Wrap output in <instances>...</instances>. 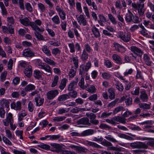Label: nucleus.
Returning a JSON list of instances; mask_svg holds the SVG:
<instances>
[{"label": "nucleus", "mask_w": 154, "mask_h": 154, "mask_svg": "<svg viewBox=\"0 0 154 154\" xmlns=\"http://www.w3.org/2000/svg\"><path fill=\"white\" fill-rule=\"evenodd\" d=\"M42 24V22L40 20L37 19L34 22H31V26L33 30L43 32L45 31L44 28L42 27L40 28L38 26H40Z\"/></svg>", "instance_id": "nucleus-1"}, {"label": "nucleus", "mask_w": 154, "mask_h": 154, "mask_svg": "<svg viewBox=\"0 0 154 154\" xmlns=\"http://www.w3.org/2000/svg\"><path fill=\"white\" fill-rule=\"evenodd\" d=\"M118 37L125 42H129L131 39L130 34L125 31L119 32L118 33Z\"/></svg>", "instance_id": "nucleus-2"}, {"label": "nucleus", "mask_w": 154, "mask_h": 154, "mask_svg": "<svg viewBox=\"0 0 154 154\" xmlns=\"http://www.w3.org/2000/svg\"><path fill=\"white\" fill-rule=\"evenodd\" d=\"M130 146L133 148L145 149H146L148 147L147 145L145 143L141 142H134L131 143Z\"/></svg>", "instance_id": "nucleus-3"}, {"label": "nucleus", "mask_w": 154, "mask_h": 154, "mask_svg": "<svg viewBox=\"0 0 154 154\" xmlns=\"http://www.w3.org/2000/svg\"><path fill=\"white\" fill-rule=\"evenodd\" d=\"M86 116L90 119V122L91 124L97 125L98 124L99 122L98 120L95 119L96 116L95 114L90 112H87L86 113Z\"/></svg>", "instance_id": "nucleus-4"}, {"label": "nucleus", "mask_w": 154, "mask_h": 154, "mask_svg": "<svg viewBox=\"0 0 154 154\" xmlns=\"http://www.w3.org/2000/svg\"><path fill=\"white\" fill-rule=\"evenodd\" d=\"M101 144L104 146L107 147V150L116 151L118 150V148L112 146V143L104 139L101 142Z\"/></svg>", "instance_id": "nucleus-5"}, {"label": "nucleus", "mask_w": 154, "mask_h": 154, "mask_svg": "<svg viewBox=\"0 0 154 154\" xmlns=\"http://www.w3.org/2000/svg\"><path fill=\"white\" fill-rule=\"evenodd\" d=\"M117 77L123 82L125 83V89L127 91L129 90L131 87V83L129 82L128 80L125 78L122 75L120 74L118 75Z\"/></svg>", "instance_id": "nucleus-6"}, {"label": "nucleus", "mask_w": 154, "mask_h": 154, "mask_svg": "<svg viewBox=\"0 0 154 154\" xmlns=\"http://www.w3.org/2000/svg\"><path fill=\"white\" fill-rule=\"evenodd\" d=\"M77 21L79 25H82L83 26H86L88 24L87 21L85 17L82 14L75 16Z\"/></svg>", "instance_id": "nucleus-7"}, {"label": "nucleus", "mask_w": 154, "mask_h": 154, "mask_svg": "<svg viewBox=\"0 0 154 154\" xmlns=\"http://www.w3.org/2000/svg\"><path fill=\"white\" fill-rule=\"evenodd\" d=\"M22 55L23 57H32L35 56L34 52L30 48L24 49L23 50Z\"/></svg>", "instance_id": "nucleus-8"}, {"label": "nucleus", "mask_w": 154, "mask_h": 154, "mask_svg": "<svg viewBox=\"0 0 154 154\" xmlns=\"http://www.w3.org/2000/svg\"><path fill=\"white\" fill-rule=\"evenodd\" d=\"M77 122L79 124L83 125L86 127L90 126L91 125L88 118L87 117H84L78 121Z\"/></svg>", "instance_id": "nucleus-9"}, {"label": "nucleus", "mask_w": 154, "mask_h": 154, "mask_svg": "<svg viewBox=\"0 0 154 154\" xmlns=\"http://www.w3.org/2000/svg\"><path fill=\"white\" fill-rule=\"evenodd\" d=\"M13 115L11 113H9L7 115L6 119L3 120L4 125L5 126H8L9 123L13 122Z\"/></svg>", "instance_id": "nucleus-10"}, {"label": "nucleus", "mask_w": 154, "mask_h": 154, "mask_svg": "<svg viewBox=\"0 0 154 154\" xmlns=\"http://www.w3.org/2000/svg\"><path fill=\"white\" fill-rule=\"evenodd\" d=\"M55 9L58 13L60 18L64 20L66 18V14L64 11L63 10L62 7H60L59 6L57 5Z\"/></svg>", "instance_id": "nucleus-11"}, {"label": "nucleus", "mask_w": 154, "mask_h": 154, "mask_svg": "<svg viewBox=\"0 0 154 154\" xmlns=\"http://www.w3.org/2000/svg\"><path fill=\"white\" fill-rule=\"evenodd\" d=\"M11 108L16 111H20L22 108L21 102L17 101L16 103L14 102L11 104Z\"/></svg>", "instance_id": "nucleus-12"}, {"label": "nucleus", "mask_w": 154, "mask_h": 154, "mask_svg": "<svg viewBox=\"0 0 154 154\" xmlns=\"http://www.w3.org/2000/svg\"><path fill=\"white\" fill-rule=\"evenodd\" d=\"M41 69L44 70L45 72L44 73L47 76H50L52 73L51 68L48 64L45 63Z\"/></svg>", "instance_id": "nucleus-13"}, {"label": "nucleus", "mask_w": 154, "mask_h": 154, "mask_svg": "<svg viewBox=\"0 0 154 154\" xmlns=\"http://www.w3.org/2000/svg\"><path fill=\"white\" fill-rule=\"evenodd\" d=\"M58 94L59 92L57 90L49 91L47 93V98L49 100H52L55 98Z\"/></svg>", "instance_id": "nucleus-14"}, {"label": "nucleus", "mask_w": 154, "mask_h": 154, "mask_svg": "<svg viewBox=\"0 0 154 154\" xmlns=\"http://www.w3.org/2000/svg\"><path fill=\"white\" fill-rule=\"evenodd\" d=\"M114 47L115 48V50L121 53H124L126 51V49L124 47L117 43H114Z\"/></svg>", "instance_id": "nucleus-15"}, {"label": "nucleus", "mask_w": 154, "mask_h": 154, "mask_svg": "<svg viewBox=\"0 0 154 154\" xmlns=\"http://www.w3.org/2000/svg\"><path fill=\"white\" fill-rule=\"evenodd\" d=\"M34 99L36 103V106H38L42 105L44 101V99L41 97L39 94H38Z\"/></svg>", "instance_id": "nucleus-16"}, {"label": "nucleus", "mask_w": 154, "mask_h": 154, "mask_svg": "<svg viewBox=\"0 0 154 154\" xmlns=\"http://www.w3.org/2000/svg\"><path fill=\"white\" fill-rule=\"evenodd\" d=\"M140 98L143 102H146L148 100L149 97L145 90H143L140 91Z\"/></svg>", "instance_id": "nucleus-17"}, {"label": "nucleus", "mask_w": 154, "mask_h": 154, "mask_svg": "<svg viewBox=\"0 0 154 154\" xmlns=\"http://www.w3.org/2000/svg\"><path fill=\"white\" fill-rule=\"evenodd\" d=\"M21 23L25 26H31V22L29 19L26 17L23 18L22 17H19Z\"/></svg>", "instance_id": "nucleus-18"}, {"label": "nucleus", "mask_w": 154, "mask_h": 154, "mask_svg": "<svg viewBox=\"0 0 154 154\" xmlns=\"http://www.w3.org/2000/svg\"><path fill=\"white\" fill-rule=\"evenodd\" d=\"M131 51L137 56L141 57L143 54V52L140 49L135 46L131 47Z\"/></svg>", "instance_id": "nucleus-19"}, {"label": "nucleus", "mask_w": 154, "mask_h": 154, "mask_svg": "<svg viewBox=\"0 0 154 154\" xmlns=\"http://www.w3.org/2000/svg\"><path fill=\"white\" fill-rule=\"evenodd\" d=\"M32 67L31 66H28L24 69V72L25 75L28 78L30 77L32 75Z\"/></svg>", "instance_id": "nucleus-20"}, {"label": "nucleus", "mask_w": 154, "mask_h": 154, "mask_svg": "<svg viewBox=\"0 0 154 154\" xmlns=\"http://www.w3.org/2000/svg\"><path fill=\"white\" fill-rule=\"evenodd\" d=\"M91 29L95 37L98 38L100 36V32L98 29L94 25L91 26Z\"/></svg>", "instance_id": "nucleus-21"}, {"label": "nucleus", "mask_w": 154, "mask_h": 154, "mask_svg": "<svg viewBox=\"0 0 154 154\" xmlns=\"http://www.w3.org/2000/svg\"><path fill=\"white\" fill-rule=\"evenodd\" d=\"M112 58L113 60L115 61V62L118 64H121L125 63H122L121 58L119 55L117 54H113L112 56Z\"/></svg>", "instance_id": "nucleus-22"}, {"label": "nucleus", "mask_w": 154, "mask_h": 154, "mask_svg": "<svg viewBox=\"0 0 154 154\" xmlns=\"http://www.w3.org/2000/svg\"><path fill=\"white\" fill-rule=\"evenodd\" d=\"M0 104L2 106L1 107H5L7 108H9L10 102L8 100L3 98L0 100Z\"/></svg>", "instance_id": "nucleus-23"}, {"label": "nucleus", "mask_w": 154, "mask_h": 154, "mask_svg": "<svg viewBox=\"0 0 154 154\" xmlns=\"http://www.w3.org/2000/svg\"><path fill=\"white\" fill-rule=\"evenodd\" d=\"M133 15L129 10H128V13H127L125 18V20L127 22L130 23L132 21Z\"/></svg>", "instance_id": "nucleus-24"}, {"label": "nucleus", "mask_w": 154, "mask_h": 154, "mask_svg": "<svg viewBox=\"0 0 154 154\" xmlns=\"http://www.w3.org/2000/svg\"><path fill=\"white\" fill-rule=\"evenodd\" d=\"M70 98L69 95L67 94H63L60 96L58 98V100L60 102H63Z\"/></svg>", "instance_id": "nucleus-25"}, {"label": "nucleus", "mask_w": 154, "mask_h": 154, "mask_svg": "<svg viewBox=\"0 0 154 154\" xmlns=\"http://www.w3.org/2000/svg\"><path fill=\"white\" fill-rule=\"evenodd\" d=\"M27 115V112L25 110L19 112L18 114V121H22L23 118Z\"/></svg>", "instance_id": "nucleus-26"}, {"label": "nucleus", "mask_w": 154, "mask_h": 154, "mask_svg": "<svg viewBox=\"0 0 154 154\" xmlns=\"http://www.w3.org/2000/svg\"><path fill=\"white\" fill-rule=\"evenodd\" d=\"M70 59L72 61L74 64L75 69L78 67V57L76 56H73L72 57L70 58Z\"/></svg>", "instance_id": "nucleus-27"}, {"label": "nucleus", "mask_w": 154, "mask_h": 154, "mask_svg": "<svg viewBox=\"0 0 154 154\" xmlns=\"http://www.w3.org/2000/svg\"><path fill=\"white\" fill-rule=\"evenodd\" d=\"M42 51L47 56H51V54L50 50L46 45L43 46L41 48Z\"/></svg>", "instance_id": "nucleus-28"}, {"label": "nucleus", "mask_w": 154, "mask_h": 154, "mask_svg": "<svg viewBox=\"0 0 154 154\" xmlns=\"http://www.w3.org/2000/svg\"><path fill=\"white\" fill-rule=\"evenodd\" d=\"M114 119L116 121L119 122L122 124H125L126 120V119L123 117H122L119 116L114 117Z\"/></svg>", "instance_id": "nucleus-29"}, {"label": "nucleus", "mask_w": 154, "mask_h": 154, "mask_svg": "<svg viewBox=\"0 0 154 154\" xmlns=\"http://www.w3.org/2000/svg\"><path fill=\"white\" fill-rule=\"evenodd\" d=\"M43 72H41L39 70H35L34 71V76L38 79H40L42 78V75Z\"/></svg>", "instance_id": "nucleus-30"}, {"label": "nucleus", "mask_w": 154, "mask_h": 154, "mask_svg": "<svg viewBox=\"0 0 154 154\" xmlns=\"http://www.w3.org/2000/svg\"><path fill=\"white\" fill-rule=\"evenodd\" d=\"M87 87H88L87 88L86 91L88 92L91 94L94 93L96 92V89L94 85H91L88 86L87 85Z\"/></svg>", "instance_id": "nucleus-31"}, {"label": "nucleus", "mask_w": 154, "mask_h": 154, "mask_svg": "<svg viewBox=\"0 0 154 154\" xmlns=\"http://www.w3.org/2000/svg\"><path fill=\"white\" fill-rule=\"evenodd\" d=\"M67 80L65 78L62 79L59 86V88L61 90H63L66 85Z\"/></svg>", "instance_id": "nucleus-32"}, {"label": "nucleus", "mask_w": 154, "mask_h": 154, "mask_svg": "<svg viewBox=\"0 0 154 154\" xmlns=\"http://www.w3.org/2000/svg\"><path fill=\"white\" fill-rule=\"evenodd\" d=\"M43 60L48 64L52 65L53 66H55L56 63L53 60L51 59L48 58L47 57H44L43 58Z\"/></svg>", "instance_id": "nucleus-33"}, {"label": "nucleus", "mask_w": 154, "mask_h": 154, "mask_svg": "<svg viewBox=\"0 0 154 154\" xmlns=\"http://www.w3.org/2000/svg\"><path fill=\"white\" fill-rule=\"evenodd\" d=\"M143 60L146 64L149 66H150L151 61L149 57L146 54H145L143 55Z\"/></svg>", "instance_id": "nucleus-34"}, {"label": "nucleus", "mask_w": 154, "mask_h": 154, "mask_svg": "<svg viewBox=\"0 0 154 154\" xmlns=\"http://www.w3.org/2000/svg\"><path fill=\"white\" fill-rule=\"evenodd\" d=\"M94 130L91 129H88L84 131L81 133V136H85L89 135H91L94 133Z\"/></svg>", "instance_id": "nucleus-35"}, {"label": "nucleus", "mask_w": 154, "mask_h": 154, "mask_svg": "<svg viewBox=\"0 0 154 154\" xmlns=\"http://www.w3.org/2000/svg\"><path fill=\"white\" fill-rule=\"evenodd\" d=\"M80 75L81 79L79 80V85L81 88L84 89H85L86 88H87V86L84 85L85 82L83 76L84 75Z\"/></svg>", "instance_id": "nucleus-36"}, {"label": "nucleus", "mask_w": 154, "mask_h": 154, "mask_svg": "<svg viewBox=\"0 0 154 154\" xmlns=\"http://www.w3.org/2000/svg\"><path fill=\"white\" fill-rule=\"evenodd\" d=\"M108 92L109 93V97L111 100H113L115 98V93L114 89L110 88L108 90Z\"/></svg>", "instance_id": "nucleus-37"}, {"label": "nucleus", "mask_w": 154, "mask_h": 154, "mask_svg": "<svg viewBox=\"0 0 154 154\" xmlns=\"http://www.w3.org/2000/svg\"><path fill=\"white\" fill-rule=\"evenodd\" d=\"M34 33L35 35L38 40L39 41H45V38L44 36L40 33L38 31H35Z\"/></svg>", "instance_id": "nucleus-38"}, {"label": "nucleus", "mask_w": 154, "mask_h": 154, "mask_svg": "<svg viewBox=\"0 0 154 154\" xmlns=\"http://www.w3.org/2000/svg\"><path fill=\"white\" fill-rule=\"evenodd\" d=\"M85 1L88 6H92L94 10H97V8L94 2H92L91 0H85Z\"/></svg>", "instance_id": "nucleus-39"}, {"label": "nucleus", "mask_w": 154, "mask_h": 154, "mask_svg": "<svg viewBox=\"0 0 154 154\" xmlns=\"http://www.w3.org/2000/svg\"><path fill=\"white\" fill-rule=\"evenodd\" d=\"M138 5L139 6V8L137 9L138 13L140 16H143L144 13V11L143 9L144 4L143 3L140 5L139 4Z\"/></svg>", "instance_id": "nucleus-40"}, {"label": "nucleus", "mask_w": 154, "mask_h": 154, "mask_svg": "<svg viewBox=\"0 0 154 154\" xmlns=\"http://www.w3.org/2000/svg\"><path fill=\"white\" fill-rule=\"evenodd\" d=\"M85 109L84 108H79L76 107L72 108L70 111V112L74 113H76L79 112H83L85 111Z\"/></svg>", "instance_id": "nucleus-41"}, {"label": "nucleus", "mask_w": 154, "mask_h": 154, "mask_svg": "<svg viewBox=\"0 0 154 154\" xmlns=\"http://www.w3.org/2000/svg\"><path fill=\"white\" fill-rule=\"evenodd\" d=\"M117 89L119 91L122 92L124 90V86L122 83L117 82L115 84Z\"/></svg>", "instance_id": "nucleus-42"}, {"label": "nucleus", "mask_w": 154, "mask_h": 154, "mask_svg": "<svg viewBox=\"0 0 154 154\" xmlns=\"http://www.w3.org/2000/svg\"><path fill=\"white\" fill-rule=\"evenodd\" d=\"M59 80V78L58 76L57 75H55L52 80L51 87H54L57 86L58 82Z\"/></svg>", "instance_id": "nucleus-43"}, {"label": "nucleus", "mask_w": 154, "mask_h": 154, "mask_svg": "<svg viewBox=\"0 0 154 154\" xmlns=\"http://www.w3.org/2000/svg\"><path fill=\"white\" fill-rule=\"evenodd\" d=\"M88 54L85 50H83L82 53L81 57L82 60L84 62L86 61L88 59Z\"/></svg>", "instance_id": "nucleus-44"}, {"label": "nucleus", "mask_w": 154, "mask_h": 154, "mask_svg": "<svg viewBox=\"0 0 154 154\" xmlns=\"http://www.w3.org/2000/svg\"><path fill=\"white\" fill-rule=\"evenodd\" d=\"M139 107L144 110L148 109L150 108V104L146 103H141L139 104Z\"/></svg>", "instance_id": "nucleus-45"}, {"label": "nucleus", "mask_w": 154, "mask_h": 154, "mask_svg": "<svg viewBox=\"0 0 154 154\" xmlns=\"http://www.w3.org/2000/svg\"><path fill=\"white\" fill-rule=\"evenodd\" d=\"M35 86L33 85L29 84L27 85L24 88V90L26 91H28L35 90Z\"/></svg>", "instance_id": "nucleus-46"}, {"label": "nucleus", "mask_w": 154, "mask_h": 154, "mask_svg": "<svg viewBox=\"0 0 154 154\" xmlns=\"http://www.w3.org/2000/svg\"><path fill=\"white\" fill-rule=\"evenodd\" d=\"M76 151L79 153H85L87 151V149L84 147L77 146Z\"/></svg>", "instance_id": "nucleus-47"}, {"label": "nucleus", "mask_w": 154, "mask_h": 154, "mask_svg": "<svg viewBox=\"0 0 154 154\" xmlns=\"http://www.w3.org/2000/svg\"><path fill=\"white\" fill-rule=\"evenodd\" d=\"M140 88L139 87H136L135 88L134 91H131V94L133 95L138 96L140 94Z\"/></svg>", "instance_id": "nucleus-48"}, {"label": "nucleus", "mask_w": 154, "mask_h": 154, "mask_svg": "<svg viewBox=\"0 0 154 154\" xmlns=\"http://www.w3.org/2000/svg\"><path fill=\"white\" fill-rule=\"evenodd\" d=\"M125 108L122 106H120L116 108L113 111L114 114H116L118 112L122 111L125 110Z\"/></svg>", "instance_id": "nucleus-49"}, {"label": "nucleus", "mask_w": 154, "mask_h": 154, "mask_svg": "<svg viewBox=\"0 0 154 154\" xmlns=\"http://www.w3.org/2000/svg\"><path fill=\"white\" fill-rule=\"evenodd\" d=\"M51 20L53 22L56 24H58L60 23V18L58 16L56 15L53 17Z\"/></svg>", "instance_id": "nucleus-50"}, {"label": "nucleus", "mask_w": 154, "mask_h": 154, "mask_svg": "<svg viewBox=\"0 0 154 154\" xmlns=\"http://www.w3.org/2000/svg\"><path fill=\"white\" fill-rule=\"evenodd\" d=\"M66 118L64 116H56L54 117L53 120L54 122H60L64 120Z\"/></svg>", "instance_id": "nucleus-51"}, {"label": "nucleus", "mask_w": 154, "mask_h": 154, "mask_svg": "<svg viewBox=\"0 0 154 154\" xmlns=\"http://www.w3.org/2000/svg\"><path fill=\"white\" fill-rule=\"evenodd\" d=\"M108 17L109 20L113 24L116 25L117 24V22L116 19L111 14H108Z\"/></svg>", "instance_id": "nucleus-52"}, {"label": "nucleus", "mask_w": 154, "mask_h": 154, "mask_svg": "<svg viewBox=\"0 0 154 154\" xmlns=\"http://www.w3.org/2000/svg\"><path fill=\"white\" fill-rule=\"evenodd\" d=\"M99 128L102 129H112V128L107 124L104 123H101L99 125Z\"/></svg>", "instance_id": "nucleus-53"}, {"label": "nucleus", "mask_w": 154, "mask_h": 154, "mask_svg": "<svg viewBox=\"0 0 154 154\" xmlns=\"http://www.w3.org/2000/svg\"><path fill=\"white\" fill-rule=\"evenodd\" d=\"M102 76L104 79H108L111 77V75L109 72H104L102 73Z\"/></svg>", "instance_id": "nucleus-54"}, {"label": "nucleus", "mask_w": 154, "mask_h": 154, "mask_svg": "<svg viewBox=\"0 0 154 154\" xmlns=\"http://www.w3.org/2000/svg\"><path fill=\"white\" fill-rule=\"evenodd\" d=\"M85 66L84 65L82 64L80 65L79 68V74L80 75H85Z\"/></svg>", "instance_id": "nucleus-55"}, {"label": "nucleus", "mask_w": 154, "mask_h": 154, "mask_svg": "<svg viewBox=\"0 0 154 154\" xmlns=\"http://www.w3.org/2000/svg\"><path fill=\"white\" fill-rule=\"evenodd\" d=\"M61 51L58 48H54L51 50L52 53L54 56H56L58 54H60L61 53Z\"/></svg>", "instance_id": "nucleus-56"}, {"label": "nucleus", "mask_w": 154, "mask_h": 154, "mask_svg": "<svg viewBox=\"0 0 154 154\" xmlns=\"http://www.w3.org/2000/svg\"><path fill=\"white\" fill-rule=\"evenodd\" d=\"M38 146L46 150H49L50 149V146L49 145L43 143L38 145Z\"/></svg>", "instance_id": "nucleus-57"}, {"label": "nucleus", "mask_w": 154, "mask_h": 154, "mask_svg": "<svg viewBox=\"0 0 154 154\" xmlns=\"http://www.w3.org/2000/svg\"><path fill=\"white\" fill-rule=\"evenodd\" d=\"M2 140L4 142L6 145L11 146L12 143L11 141L6 137H2Z\"/></svg>", "instance_id": "nucleus-58"}, {"label": "nucleus", "mask_w": 154, "mask_h": 154, "mask_svg": "<svg viewBox=\"0 0 154 154\" xmlns=\"http://www.w3.org/2000/svg\"><path fill=\"white\" fill-rule=\"evenodd\" d=\"M85 49L83 50H85V51H87L88 53H90L91 52L92 49L90 45L88 43L85 45Z\"/></svg>", "instance_id": "nucleus-59"}, {"label": "nucleus", "mask_w": 154, "mask_h": 154, "mask_svg": "<svg viewBox=\"0 0 154 154\" xmlns=\"http://www.w3.org/2000/svg\"><path fill=\"white\" fill-rule=\"evenodd\" d=\"M23 131L17 130L15 131V134L16 136L19 137L20 139L23 140Z\"/></svg>", "instance_id": "nucleus-60"}, {"label": "nucleus", "mask_w": 154, "mask_h": 154, "mask_svg": "<svg viewBox=\"0 0 154 154\" xmlns=\"http://www.w3.org/2000/svg\"><path fill=\"white\" fill-rule=\"evenodd\" d=\"M25 6L26 10L28 11L31 12L32 11V8L29 3L27 2L25 3Z\"/></svg>", "instance_id": "nucleus-61"}, {"label": "nucleus", "mask_w": 154, "mask_h": 154, "mask_svg": "<svg viewBox=\"0 0 154 154\" xmlns=\"http://www.w3.org/2000/svg\"><path fill=\"white\" fill-rule=\"evenodd\" d=\"M8 25H12L14 23V21L13 17H11L7 18Z\"/></svg>", "instance_id": "nucleus-62"}, {"label": "nucleus", "mask_w": 154, "mask_h": 154, "mask_svg": "<svg viewBox=\"0 0 154 154\" xmlns=\"http://www.w3.org/2000/svg\"><path fill=\"white\" fill-rule=\"evenodd\" d=\"M76 70L73 69H70L69 72V76L70 78H73L75 75Z\"/></svg>", "instance_id": "nucleus-63"}, {"label": "nucleus", "mask_w": 154, "mask_h": 154, "mask_svg": "<svg viewBox=\"0 0 154 154\" xmlns=\"http://www.w3.org/2000/svg\"><path fill=\"white\" fill-rule=\"evenodd\" d=\"M76 84L74 82H71L69 85L68 89L69 91H72L74 89Z\"/></svg>", "instance_id": "nucleus-64"}]
</instances>
